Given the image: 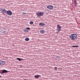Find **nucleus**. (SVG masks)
Wrapping results in <instances>:
<instances>
[{
  "label": "nucleus",
  "mask_w": 80,
  "mask_h": 80,
  "mask_svg": "<svg viewBox=\"0 0 80 80\" xmlns=\"http://www.w3.org/2000/svg\"><path fill=\"white\" fill-rule=\"evenodd\" d=\"M54 68H55V70H57V68H58L56 67H55Z\"/></svg>",
  "instance_id": "21"
},
{
  "label": "nucleus",
  "mask_w": 80,
  "mask_h": 80,
  "mask_svg": "<svg viewBox=\"0 0 80 80\" xmlns=\"http://www.w3.org/2000/svg\"><path fill=\"white\" fill-rule=\"evenodd\" d=\"M23 31L25 32H28V30H26V29H25L24 30H23Z\"/></svg>",
  "instance_id": "14"
},
{
  "label": "nucleus",
  "mask_w": 80,
  "mask_h": 80,
  "mask_svg": "<svg viewBox=\"0 0 80 80\" xmlns=\"http://www.w3.org/2000/svg\"><path fill=\"white\" fill-rule=\"evenodd\" d=\"M25 41H28L29 40V38H26L25 39Z\"/></svg>",
  "instance_id": "12"
},
{
  "label": "nucleus",
  "mask_w": 80,
  "mask_h": 80,
  "mask_svg": "<svg viewBox=\"0 0 80 80\" xmlns=\"http://www.w3.org/2000/svg\"><path fill=\"white\" fill-rule=\"evenodd\" d=\"M9 72H10V71H8L5 69H4V70H2V72H0V73L1 74L5 73H7Z\"/></svg>",
  "instance_id": "2"
},
{
  "label": "nucleus",
  "mask_w": 80,
  "mask_h": 80,
  "mask_svg": "<svg viewBox=\"0 0 80 80\" xmlns=\"http://www.w3.org/2000/svg\"><path fill=\"white\" fill-rule=\"evenodd\" d=\"M47 8L50 10H52L53 9V6L52 5H49L47 6Z\"/></svg>",
  "instance_id": "6"
},
{
  "label": "nucleus",
  "mask_w": 80,
  "mask_h": 80,
  "mask_svg": "<svg viewBox=\"0 0 80 80\" xmlns=\"http://www.w3.org/2000/svg\"><path fill=\"white\" fill-rule=\"evenodd\" d=\"M0 11H1L2 13H6V12L7 11H6L5 9L4 8H1L0 9Z\"/></svg>",
  "instance_id": "3"
},
{
  "label": "nucleus",
  "mask_w": 80,
  "mask_h": 80,
  "mask_svg": "<svg viewBox=\"0 0 80 80\" xmlns=\"http://www.w3.org/2000/svg\"><path fill=\"white\" fill-rule=\"evenodd\" d=\"M61 27L59 26V25L58 24L57 25V30L58 32H60L61 30Z\"/></svg>",
  "instance_id": "4"
},
{
  "label": "nucleus",
  "mask_w": 80,
  "mask_h": 80,
  "mask_svg": "<svg viewBox=\"0 0 80 80\" xmlns=\"http://www.w3.org/2000/svg\"><path fill=\"white\" fill-rule=\"evenodd\" d=\"M79 65H80V63H79Z\"/></svg>",
  "instance_id": "31"
},
{
  "label": "nucleus",
  "mask_w": 80,
  "mask_h": 80,
  "mask_svg": "<svg viewBox=\"0 0 80 80\" xmlns=\"http://www.w3.org/2000/svg\"><path fill=\"white\" fill-rule=\"evenodd\" d=\"M44 12H40V16H42L44 14Z\"/></svg>",
  "instance_id": "16"
},
{
  "label": "nucleus",
  "mask_w": 80,
  "mask_h": 80,
  "mask_svg": "<svg viewBox=\"0 0 80 80\" xmlns=\"http://www.w3.org/2000/svg\"><path fill=\"white\" fill-rule=\"evenodd\" d=\"M49 12H51V11H49Z\"/></svg>",
  "instance_id": "27"
},
{
  "label": "nucleus",
  "mask_w": 80,
  "mask_h": 80,
  "mask_svg": "<svg viewBox=\"0 0 80 80\" xmlns=\"http://www.w3.org/2000/svg\"><path fill=\"white\" fill-rule=\"evenodd\" d=\"M36 15L40 17V12H38V13H36Z\"/></svg>",
  "instance_id": "11"
},
{
  "label": "nucleus",
  "mask_w": 80,
  "mask_h": 80,
  "mask_svg": "<svg viewBox=\"0 0 80 80\" xmlns=\"http://www.w3.org/2000/svg\"><path fill=\"white\" fill-rule=\"evenodd\" d=\"M76 2V0H74V2Z\"/></svg>",
  "instance_id": "23"
},
{
  "label": "nucleus",
  "mask_w": 80,
  "mask_h": 80,
  "mask_svg": "<svg viewBox=\"0 0 80 80\" xmlns=\"http://www.w3.org/2000/svg\"><path fill=\"white\" fill-rule=\"evenodd\" d=\"M6 13L8 14V15H12V12L10 10L7 11Z\"/></svg>",
  "instance_id": "5"
},
{
  "label": "nucleus",
  "mask_w": 80,
  "mask_h": 80,
  "mask_svg": "<svg viewBox=\"0 0 80 80\" xmlns=\"http://www.w3.org/2000/svg\"><path fill=\"white\" fill-rule=\"evenodd\" d=\"M17 60L19 61H21L22 60V59H21V58H17Z\"/></svg>",
  "instance_id": "13"
},
{
  "label": "nucleus",
  "mask_w": 80,
  "mask_h": 80,
  "mask_svg": "<svg viewBox=\"0 0 80 80\" xmlns=\"http://www.w3.org/2000/svg\"><path fill=\"white\" fill-rule=\"evenodd\" d=\"M4 1H5V0H3Z\"/></svg>",
  "instance_id": "30"
},
{
  "label": "nucleus",
  "mask_w": 80,
  "mask_h": 80,
  "mask_svg": "<svg viewBox=\"0 0 80 80\" xmlns=\"http://www.w3.org/2000/svg\"><path fill=\"white\" fill-rule=\"evenodd\" d=\"M72 47H78L79 46H72Z\"/></svg>",
  "instance_id": "18"
},
{
  "label": "nucleus",
  "mask_w": 80,
  "mask_h": 80,
  "mask_svg": "<svg viewBox=\"0 0 80 80\" xmlns=\"http://www.w3.org/2000/svg\"><path fill=\"white\" fill-rule=\"evenodd\" d=\"M0 65H4L5 63V61H0Z\"/></svg>",
  "instance_id": "7"
},
{
  "label": "nucleus",
  "mask_w": 80,
  "mask_h": 80,
  "mask_svg": "<svg viewBox=\"0 0 80 80\" xmlns=\"http://www.w3.org/2000/svg\"><path fill=\"white\" fill-rule=\"evenodd\" d=\"M26 80V79H25V80Z\"/></svg>",
  "instance_id": "29"
},
{
  "label": "nucleus",
  "mask_w": 80,
  "mask_h": 80,
  "mask_svg": "<svg viewBox=\"0 0 80 80\" xmlns=\"http://www.w3.org/2000/svg\"><path fill=\"white\" fill-rule=\"evenodd\" d=\"M57 32V33H58V32Z\"/></svg>",
  "instance_id": "28"
},
{
  "label": "nucleus",
  "mask_w": 80,
  "mask_h": 80,
  "mask_svg": "<svg viewBox=\"0 0 80 80\" xmlns=\"http://www.w3.org/2000/svg\"><path fill=\"white\" fill-rule=\"evenodd\" d=\"M5 32H6V31H4L3 32H1L2 33H5Z\"/></svg>",
  "instance_id": "22"
},
{
  "label": "nucleus",
  "mask_w": 80,
  "mask_h": 80,
  "mask_svg": "<svg viewBox=\"0 0 80 80\" xmlns=\"http://www.w3.org/2000/svg\"><path fill=\"white\" fill-rule=\"evenodd\" d=\"M45 31L44 30H41L40 31V33L41 34H44L45 33Z\"/></svg>",
  "instance_id": "10"
},
{
  "label": "nucleus",
  "mask_w": 80,
  "mask_h": 80,
  "mask_svg": "<svg viewBox=\"0 0 80 80\" xmlns=\"http://www.w3.org/2000/svg\"><path fill=\"white\" fill-rule=\"evenodd\" d=\"M2 77L0 75V78Z\"/></svg>",
  "instance_id": "26"
},
{
  "label": "nucleus",
  "mask_w": 80,
  "mask_h": 80,
  "mask_svg": "<svg viewBox=\"0 0 80 80\" xmlns=\"http://www.w3.org/2000/svg\"><path fill=\"white\" fill-rule=\"evenodd\" d=\"M75 3V6H77V2H74Z\"/></svg>",
  "instance_id": "19"
},
{
  "label": "nucleus",
  "mask_w": 80,
  "mask_h": 80,
  "mask_svg": "<svg viewBox=\"0 0 80 80\" xmlns=\"http://www.w3.org/2000/svg\"><path fill=\"white\" fill-rule=\"evenodd\" d=\"M26 13H23V14H25Z\"/></svg>",
  "instance_id": "24"
},
{
  "label": "nucleus",
  "mask_w": 80,
  "mask_h": 80,
  "mask_svg": "<svg viewBox=\"0 0 80 80\" xmlns=\"http://www.w3.org/2000/svg\"><path fill=\"white\" fill-rule=\"evenodd\" d=\"M6 29V28H3V30H5Z\"/></svg>",
  "instance_id": "20"
},
{
  "label": "nucleus",
  "mask_w": 80,
  "mask_h": 80,
  "mask_svg": "<svg viewBox=\"0 0 80 80\" xmlns=\"http://www.w3.org/2000/svg\"><path fill=\"white\" fill-rule=\"evenodd\" d=\"M45 25V24L44 23H42V22L40 23V26L43 27Z\"/></svg>",
  "instance_id": "9"
},
{
  "label": "nucleus",
  "mask_w": 80,
  "mask_h": 80,
  "mask_svg": "<svg viewBox=\"0 0 80 80\" xmlns=\"http://www.w3.org/2000/svg\"><path fill=\"white\" fill-rule=\"evenodd\" d=\"M29 24L30 25H32L33 24V21H30Z\"/></svg>",
  "instance_id": "15"
},
{
  "label": "nucleus",
  "mask_w": 80,
  "mask_h": 80,
  "mask_svg": "<svg viewBox=\"0 0 80 80\" xmlns=\"http://www.w3.org/2000/svg\"><path fill=\"white\" fill-rule=\"evenodd\" d=\"M40 76V75H36L34 76V78H38Z\"/></svg>",
  "instance_id": "8"
},
{
  "label": "nucleus",
  "mask_w": 80,
  "mask_h": 80,
  "mask_svg": "<svg viewBox=\"0 0 80 80\" xmlns=\"http://www.w3.org/2000/svg\"><path fill=\"white\" fill-rule=\"evenodd\" d=\"M69 38L72 40H75L77 39V35L74 34H71L69 36Z\"/></svg>",
  "instance_id": "1"
},
{
  "label": "nucleus",
  "mask_w": 80,
  "mask_h": 80,
  "mask_svg": "<svg viewBox=\"0 0 80 80\" xmlns=\"http://www.w3.org/2000/svg\"><path fill=\"white\" fill-rule=\"evenodd\" d=\"M26 29H27V30H30V28L28 27H27L26 28Z\"/></svg>",
  "instance_id": "17"
},
{
  "label": "nucleus",
  "mask_w": 80,
  "mask_h": 80,
  "mask_svg": "<svg viewBox=\"0 0 80 80\" xmlns=\"http://www.w3.org/2000/svg\"><path fill=\"white\" fill-rule=\"evenodd\" d=\"M39 26H40V22L39 23Z\"/></svg>",
  "instance_id": "25"
}]
</instances>
